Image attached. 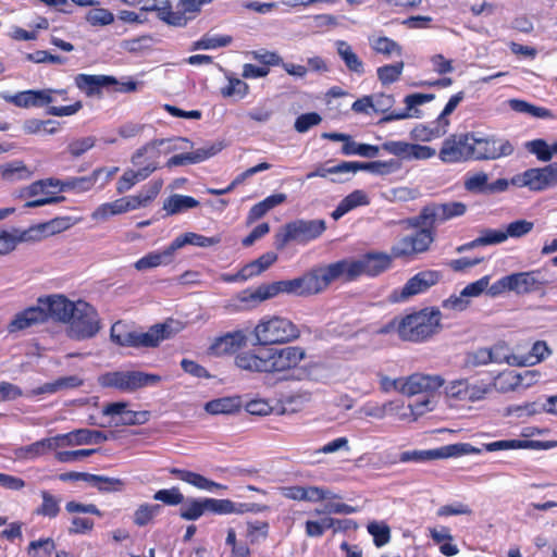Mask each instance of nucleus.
<instances>
[{"instance_id": "nucleus-1", "label": "nucleus", "mask_w": 557, "mask_h": 557, "mask_svg": "<svg viewBox=\"0 0 557 557\" xmlns=\"http://www.w3.org/2000/svg\"><path fill=\"white\" fill-rule=\"evenodd\" d=\"M306 349L300 346L263 347L235 357V364L246 371L280 375L283 380H300L299 366Z\"/></svg>"}, {"instance_id": "nucleus-2", "label": "nucleus", "mask_w": 557, "mask_h": 557, "mask_svg": "<svg viewBox=\"0 0 557 557\" xmlns=\"http://www.w3.org/2000/svg\"><path fill=\"white\" fill-rule=\"evenodd\" d=\"M50 94L51 88H45L23 90L14 95L9 92H1L0 97L4 101L17 108L28 109L48 107L47 113L59 117L74 115L83 108L81 100H77L69 106H49L53 103V98L50 97Z\"/></svg>"}, {"instance_id": "nucleus-3", "label": "nucleus", "mask_w": 557, "mask_h": 557, "mask_svg": "<svg viewBox=\"0 0 557 557\" xmlns=\"http://www.w3.org/2000/svg\"><path fill=\"white\" fill-rule=\"evenodd\" d=\"M441 327L438 309H422L406 315L397 325L399 337L404 341L420 343L430 338Z\"/></svg>"}, {"instance_id": "nucleus-4", "label": "nucleus", "mask_w": 557, "mask_h": 557, "mask_svg": "<svg viewBox=\"0 0 557 557\" xmlns=\"http://www.w3.org/2000/svg\"><path fill=\"white\" fill-rule=\"evenodd\" d=\"M257 343L261 346L286 344L297 339L300 331L287 318L278 315L263 317L253 329Z\"/></svg>"}, {"instance_id": "nucleus-5", "label": "nucleus", "mask_w": 557, "mask_h": 557, "mask_svg": "<svg viewBox=\"0 0 557 557\" xmlns=\"http://www.w3.org/2000/svg\"><path fill=\"white\" fill-rule=\"evenodd\" d=\"M325 230L326 223L322 219H297L286 223L275 235V246L283 249L289 242L307 244L319 238Z\"/></svg>"}, {"instance_id": "nucleus-6", "label": "nucleus", "mask_w": 557, "mask_h": 557, "mask_svg": "<svg viewBox=\"0 0 557 557\" xmlns=\"http://www.w3.org/2000/svg\"><path fill=\"white\" fill-rule=\"evenodd\" d=\"M161 380L162 377L158 374L143 371H111L99 375L98 383L102 387L132 393L146 386L157 385Z\"/></svg>"}, {"instance_id": "nucleus-7", "label": "nucleus", "mask_w": 557, "mask_h": 557, "mask_svg": "<svg viewBox=\"0 0 557 557\" xmlns=\"http://www.w3.org/2000/svg\"><path fill=\"white\" fill-rule=\"evenodd\" d=\"M69 336L73 339L84 341L95 337L101 329L100 317L90 304L78 300L73 318L67 321Z\"/></svg>"}, {"instance_id": "nucleus-8", "label": "nucleus", "mask_w": 557, "mask_h": 557, "mask_svg": "<svg viewBox=\"0 0 557 557\" xmlns=\"http://www.w3.org/2000/svg\"><path fill=\"white\" fill-rule=\"evenodd\" d=\"M177 143H189V140L183 137L150 140L132 154L131 162L135 170L149 166L152 174L159 169V158L162 152L170 153L181 148Z\"/></svg>"}, {"instance_id": "nucleus-9", "label": "nucleus", "mask_w": 557, "mask_h": 557, "mask_svg": "<svg viewBox=\"0 0 557 557\" xmlns=\"http://www.w3.org/2000/svg\"><path fill=\"white\" fill-rule=\"evenodd\" d=\"M473 145H475L473 133L453 134L443 141L438 158L447 164L473 160Z\"/></svg>"}, {"instance_id": "nucleus-10", "label": "nucleus", "mask_w": 557, "mask_h": 557, "mask_svg": "<svg viewBox=\"0 0 557 557\" xmlns=\"http://www.w3.org/2000/svg\"><path fill=\"white\" fill-rule=\"evenodd\" d=\"M319 293L336 281L352 282L359 277L355 259H342L325 267L312 270Z\"/></svg>"}, {"instance_id": "nucleus-11", "label": "nucleus", "mask_w": 557, "mask_h": 557, "mask_svg": "<svg viewBox=\"0 0 557 557\" xmlns=\"http://www.w3.org/2000/svg\"><path fill=\"white\" fill-rule=\"evenodd\" d=\"M515 187H527L531 191H543L557 184V162L543 168L528 169L511 177Z\"/></svg>"}, {"instance_id": "nucleus-12", "label": "nucleus", "mask_w": 557, "mask_h": 557, "mask_svg": "<svg viewBox=\"0 0 557 557\" xmlns=\"http://www.w3.org/2000/svg\"><path fill=\"white\" fill-rule=\"evenodd\" d=\"M479 450L468 443L446 445L436 449L407 450L399 455L400 462H425L430 460L458 457L478 453Z\"/></svg>"}, {"instance_id": "nucleus-13", "label": "nucleus", "mask_w": 557, "mask_h": 557, "mask_svg": "<svg viewBox=\"0 0 557 557\" xmlns=\"http://www.w3.org/2000/svg\"><path fill=\"white\" fill-rule=\"evenodd\" d=\"M70 218H61L53 219L47 223L39 224L37 226L30 227L28 231L22 233L20 236H16L5 230H0V255H7L15 249L16 245L21 242L30 238L28 236L32 232H37L40 234L45 233H54L60 232L70 227Z\"/></svg>"}, {"instance_id": "nucleus-14", "label": "nucleus", "mask_w": 557, "mask_h": 557, "mask_svg": "<svg viewBox=\"0 0 557 557\" xmlns=\"http://www.w3.org/2000/svg\"><path fill=\"white\" fill-rule=\"evenodd\" d=\"M491 391L492 386L490 384L484 382L471 383L466 379L454 380L445 387L447 398L462 403L479 401Z\"/></svg>"}, {"instance_id": "nucleus-15", "label": "nucleus", "mask_w": 557, "mask_h": 557, "mask_svg": "<svg viewBox=\"0 0 557 557\" xmlns=\"http://www.w3.org/2000/svg\"><path fill=\"white\" fill-rule=\"evenodd\" d=\"M473 150V160H497L511 156L515 151V146L505 138L495 136L475 137Z\"/></svg>"}, {"instance_id": "nucleus-16", "label": "nucleus", "mask_w": 557, "mask_h": 557, "mask_svg": "<svg viewBox=\"0 0 557 557\" xmlns=\"http://www.w3.org/2000/svg\"><path fill=\"white\" fill-rule=\"evenodd\" d=\"M434 242L431 228H421L411 235L404 236L393 247L392 255L396 258L409 257L429 250Z\"/></svg>"}, {"instance_id": "nucleus-17", "label": "nucleus", "mask_w": 557, "mask_h": 557, "mask_svg": "<svg viewBox=\"0 0 557 557\" xmlns=\"http://www.w3.org/2000/svg\"><path fill=\"white\" fill-rule=\"evenodd\" d=\"M271 299L278 294H293L297 296L313 295L319 293L317 278L313 272H309L301 277L287 281H277L267 284Z\"/></svg>"}, {"instance_id": "nucleus-18", "label": "nucleus", "mask_w": 557, "mask_h": 557, "mask_svg": "<svg viewBox=\"0 0 557 557\" xmlns=\"http://www.w3.org/2000/svg\"><path fill=\"white\" fill-rule=\"evenodd\" d=\"M382 149L401 160H428L436 154V150L430 146L407 143L404 140H388L382 144Z\"/></svg>"}, {"instance_id": "nucleus-19", "label": "nucleus", "mask_w": 557, "mask_h": 557, "mask_svg": "<svg viewBox=\"0 0 557 557\" xmlns=\"http://www.w3.org/2000/svg\"><path fill=\"white\" fill-rule=\"evenodd\" d=\"M38 304L46 312L47 321L52 319L57 322L67 323L73 318V310L76 309V302L59 294L39 297Z\"/></svg>"}, {"instance_id": "nucleus-20", "label": "nucleus", "mask_w": 557, "mask_h": 557, "mask_svg": "<svg viewBox=\"0 0 557 557\" xmlns=\"http://www.w3.org/2000/svg\"><path fill=\"white\" fill-rule=\"evenodd\" d=\"M271 299L267 284L257 288H247L231 298L226 305L230 312L249 311L256 309L261 302Z\"/></svg>"}, {"instance_id": "nucleus-21", "label": "nucleus", "mask_w": 557, "mask_h": 557, "mask_svg": "<svg viewBox=\"0 0 557 557\" xmlns=\"http://www.w3.org/2000/svg\"><path fill=\"white\" fill-rule=\"evenodd\" d=\"M444 379L441 375L414 373L403 377L401 394L413 396L426 392H434L442 387Z\"/></svg>"}, {"instance_id": "nucleus-22", "label": "nucleus", "mask_w": 557, "mask_h": 557, "mask_svg": "<svg viewBox=\"0 0 557 557\" xmlns=\"http://www.w3.org/2000/svg\"><path fill=\"white\" fill-rule=\"evenodd\" d=\"M45 322H47V314L40 304L37 302L36 306L28 307L17 312L8 324L7 329L9 333H16Z\"/></svg>"}, {"instance_id": "nucleus-23", "label": "nucleus", "mask_w": 557, "mask_h": 557, "mask_svg": "<svg viewBox=\"0 0 557 557\" xmlns=\"http://www.w3.org/2000/svg\"><path fill=\"white\" fill-rule=\"evenodd\" d=\"M75 86L86 96L92 97L99 95L103 88H109L111 85H116L117 79L110 75H91V74H77L74 77Z\"/></svg>"}, {"instance_id": "nucleus-24", "label": "nucleus", "mask_w": 557, "mask_h": 557, "mask_svg": "<svg viewBox=\"0 0 557 557\" xmlns=\"http://www.w3.org/2000/svg\"><path fill=\"white\" fill-rule=\"evenodd\" d=\"M359 276H376L387 270L392 263V258L387 253L372 252L367 253L360 259H355Z\"/></svg>"}, {"instance_id": "nucleus-25", "label": "nucleus", "mask_w": 557, "mask_h": 557, "mask_svg": "<svg viewBox=\"0 0 557 557\" xmlns=\"http://www.w3.org/2000/svg\"><path fill=\"white\" fill-rule=\"evenodd\" d=\"M440 278L441 274L437 271L426 270L417 273L404 285L401 298H408L426 292L431 286L435 285Z\"/></svg>"}, {"instance_id": "nucleus-26", "label": "nucleus", "mask_w": 557, "mask_h": 557, "mask_svg": "<svg viewBox=\"0 0 557 557\" xmlns=\"http://www.w3.org/2000/svg\"><path fill=\"white\" fill-rule=\"evenodd\" d=\"M21 198H35L33 200H28L24 208H37L46 205L58 203L64 199L62 196H51L49 191H47L44 187V184L39 181H36L28 186L24 187L20 194Z\"/></svg>"}, {"instance_id": "nucleus-27", "label": "nucleus", "mask_w": 557, "mask_h": 557, "mask_svg": "<svg viewBox=\"0 0 557 557\" xmlns=\"http://www.w3.org/2000/svg\"><path fill=\"white\" fill-rule=\"evenodd\" d=\"M511 292L518 295L533 293L541 288L544 281L540 271H528L509 274Z\"/></svg>"}, {"instance_id": "nucleus-28", "label": "nucleus", "mask_w": 557, "mask_h": 557, "mask_svg": "<svg viewBox=\"0 0 557 557\" xmlns=\"http://www.w3.org/2000/svg\"><path fill=\"white\" fill-rule=\"evenodd\" d=\"M246 336L242 331L230 332L216 337L209 347V351L215 356L233 354L245 345Z\"/></svg>"}, {"instance_id": "nucleus-29", "label": "nucleus", "mask_w": 557, "mask_h": 557, "mask_svg": "<svg viewBox=\"0 0 557 557\" xmlns=\"http://www.w3.org/2000/svg\"><path fill=\"white\" fill-rule=\"evenodd\" d=\"M175 249L172 243L162 250L150 251L144 257L139 258L135 263L134 268L137 271H146L158 268L160 265H168L172 263L174 259Z\"/></svg>"}, {"instance_id": "nucleus-30", "label": "nucleus", "mask_w": 557, "mask_h": 557, "mask_svg": "<svg viewBox=\"0 0 557 557\" xmlns=\"http://www.w3.org/2000/svg\"><path fill=\"white\" fill-rule=\"evenodd\" d=\"M169 472L183 482H186L199 490L212 492L214 490H226L227 486L207 479L206 476L180 468H171Z\"/></svg>"}, {"instance_id": "nucleus-31", "label": "nucleus", "mask_w": 557, "mask_h": 557, "mask_svg": "<svg viewBox=\"0 0 557 557\" xmlns=\"http://www.w3.org/2000/svg\"><path fill=\"white\" fill-rule=\"evenodd\" d=\"M441 119L428 124H418L410 131V138L414 141L429 143L444 136L447 132V125L443 124Z\"/></svg>"}, {"instance_id": "nucleus-32", "label": "nucleus", "mask_w": 557, "mask_h": 557, "mask_svg": "<svg viewBox=\"0 0 557 557\" xmlns=\"http://www.w3.org/2000/svg\"><path fill=\"white\" fill-rule=\"evenodd\" d=\"M554 445L550 443H544L541 441L533 440H502L495 441L491 443H486L483 445L486 451H497V450H509V449H539V448H549Z\"/></svg>"}, {"instance_id": "nucleus-33", "label": "nucleus", "mask_w": 557, "mask_h": 557, "mask_svg": "<svg viewBox=\"0 0 557 557\" xmlns=\"http://www.w3.org/2000/svg\"><path fill=\"white\" fill-rule=\"evenodd\" d=\"M34 172L24 163V161L15 159L0 164V178L8 183H16L27 181L33 176Z\"/></svg>"}, {"instance_id": "nucleus-34", "label": "nucleus", "mask_w": 557, "mask_h": 557, "mask_svg": "<svg viewBox=\"0 0 557 557\" xmlns=\"http://www.w3.org/2000/svg\"><path fill=\"white\" fill-rule=\"evenodd\" d=\"M347 165L348 174H355L358 171H368L376 175H387L399 168L398 162L395 160L371 162L347 161Z\"/></svg>"}, {"instance_id": "nucleus-35", "label": "nucleus", "mask_w": 557, "mask_h": 557, "mask_svg": "<svg viewBox=\"0 0 557 557\" xmlns=\"http://www.w3.org/2000/svg\"><path fill=\"white\" fill-rule=\"evenodd\" d=\"M550 354L552 350L547 343L544 341H537L532 345L529 355L524 357L511 356V358L507 359V363L511 366H533L543 361L545 358L550 356Z\"/></svg>"}, {"instance_id": "nucleus-36", "label": "nucleus", "mask_w": 557, "mask_h": 557, "mask_svg": "<svg viewBox=\"0 0 557 557\" xmlns=\"http://www.w3.org/2000/svg\"><path fill=\"white\" fill-rule=\"evenodd\" d=\"M434 98H435V96L433 94L407 95L404 99L406 108L399 112H396V111L391 112L387 116L384 117V121H397V120H405V119L414 116V114L411 112L412 109H414L417 106L428 103V102L432 101Z\"/></svg>"}, {"instance_id": "nucleus-37", "label": "nucleus", "mask_w": 557, "mask_h": 557, "mask_svg": "<svg viewBox=\"0 0 557 557\" xmlns=\"http://www.w3.org/2000/svg\"><path fill=\"white\" fill-rule=\"evenodd\" d=\"M335 46L337 54L346 65L347 70L357 75H362L364 73V63L352 50V47L344 40H337Z\"/></svg>"}, {"instance_id": "nucleus-38", "label": "nucleus", "mask_w": 557, "mask_h": 557, "mask_svg": "<svg viewBox=\"0 0 557 557\" xmlns=\"http://www.w3.org/2000/svg\"><path fill=\"white\" fill-rule=\"evenodd\" d=\"M350 520H335L333 518H323L321 520H308L305 523L306 534L309 537H320L324 534V532L329 529L335 528L334 531L345 530L350 523Z\"/></svg>"}, {"instance_id": "nucleus-39", "label": "nucleus", "mask_w": 557, "mask_h": 557, "mask_svg": "<svg viewBox=\"0 0 557 557\" xmlns=\"http://www.w3.org/2000/svg\"><path fill=\"white\" fill-rule=\"evenodd\" d=\"M369 44L373 52L382 54L386 59L392 57H401L403 47L394 39L386 36H372L369 38Z\"/></svg>"}, {"instance_id": "nucleus-40", "label": "nucleus", "mask_w": 557, "mask_h": 557, "mask_svg": "<svg viewBox=\"0 0 557 557\" xmlns=\"http://www.w3.org/2000/svg\"><path fill=\"white\" fill-rule=\"evenodd\" d=\"M435 224L453 218L461 216L466 212V205L459 201L430 206Z\"/></svg>"}, {"instance_id": "nucleus-41", "label": "nucleus", "mask_w": 557, "mask_h": 557, "mask_svg": "<svg viewBox=\"0 0 557 557\" xmlns=\"http://www.w3.org/2000/svg\"><path fill=\"white\" fill-rule=\"evenodd\" d=\"M83 379L78 375H69L57 379L53 382L45 383L44 385L32 391L33 395L53 394L61 389L76 388L82 386Z\"/></svg>"}, {"instance_id": "nucleus-42", "label": "nucleus", "mask_w": 557, "mask_h": 557, "mask_svg": "<svg viewBox=\"0 0 557 557\" xmlns=\"http://www.w3.org/2000/svg\"><path fill=\"white\" fill-rule=\"evenodd\" d=\"M220 243H221L220 236L207 237L201 234L194 233V232H187L181 236H177L172 242V245L176 251L186 245H194L197 247L206 248V247H211V246L218 245Z\"/></svg>"}, {"instance_id": "nucleus-43", "label": "nucleus", "mask_w": 557, "mask_h": 557, "mask_svg": "<svg viewBox=\"0 0 557 557\" xmlns=\"http://www.w3.org/2000/svg\"><path fill=\"white\" fill-rule=\"evenodd\" d=\"M165 338V325L157 324L145 333L135 332V342L129 343L133 344L135 348L157 347Z\"/></svg>"}, {"instance_id": "nucleus-44", "label": "nucleus", "mask_w": 557, "mask_h": 557, "mask_svg": "<svg viewBox=\"0 0 557 557\" xmlns=\"http://www.w3.org/2000/svg\"><path fill=\"white\" fill-rule=\"evenodd\" d=\"M198 206L199 201L194 197L174 194L164 200L163 210L166 211L168 215H174Z\"/></svg>"}, {"instance_id": "nucleus-45", "label": "nucleus", "mask_w": 557, "mask_h": 557, "mask_svg": "<svg viewBox=\"0 0 557 557\" xmlns=\"http://www.w3.org/2000/svg\"><path fill=\"white\" fill-rule=\"evenodd\" d=\"M151 175V169L143 168L140 170L127 169L124 171L123 175L119 178L116 183V191L119 194H124L132 189L134 185L139 182L145 181Z\"/></svg>"}, {"instance_id": "nucleus-46", "label": "nucleus", "mask_w": 557, "mask_h": 557, "mask_svg": "<svg viewBox=\"0 0 557 557\" xmlns=\"http://www.w3.org/2000/svg\"><path fill=\"white\" fill-rule=\"evenodd\" d=\"M240 407L238 397H222L208 401L205 410L210 414H231L239 411Z\"/></svg>"}, {"instance_id": "nucleus-47", "label": "nucleus", "mask_w": 557, "mask_h": 557, "mask_svg": "<svg viewBox=\"0 0 557 557\" xmlns=\"http://www.w3.org/2000/svg\"><path fill=\"white\" fill-rule=\"evenodd\" d=\"M156 14L160 21L170 26L184 27L187 25V20L182 15L181 10L177 8L174 11L169 0H160V7L157 8Z\"/></svg>"}, {"instance_id": "nucleus-48", "label": "nucleus", "mask_w": 557, "mask_h": 557, "mask_svg": "<svg viewBox=\"0 0 557 557\" xmlns=\"http://www.w3.org/2000/svg\"><path fill=\"white\" fill-rule=\"evenodd\" d=\"M208 512L207 498H189L180 509V517L187 521H195Z\"/></svg>"}, {"instance_id": "nucleus-49", "label": "nucleus", "mask_w": 557, "mask_h": 557, "mask_svg": "<svg viewBox=\"0 0 557 557\" xmlns=\"http://www.w3.org/2000/svg\"><path fill=\"white\" fill-rule=\"evenodd\" d=\"M57 448H58L57 442L53 436V437L42 438V440L37 441L30 445L22 447L21 454L25 458L35 459V458L41 457Z\"/></svg>"}, {"instance_id": "nucleus-50", "label": "nucleus", "mask_w": 557, "mask_h": 557, "mask_svg": "<svg viewBox=\"0 0 557 557\" xmlns=\"http://www.w3.org/2000/svg\"><path fill=\"white\" fill-rule=\"evenodd\" d=\"M104 169L99 168L92 171L88 176L71 177L65 180L64 186L67 190H74L76 193H85L90 190L97 183L99 175Z\"/></svg>"}, {"instance_id": "nucleus-51", "label": "nucleus", "mask_w": 557, "mask_h": 557, "mask_svg": "<svg viewBox=\"0 0 557 557\" xmlns=\"http://www.w3.org/2000/svg\"><path fill=\"white\" fill-rule=\"evenodd\" d=\"M509 108L518 113H523L533 117L548 119L552 117V112L543 107H536L520 99H510L508 101Z\"/></svg>"}, {"instance_id": "nucleus-52", "label": "nucleus", "mask_w": 557, "mask_h": 557, "mask_svg": "<svg viewBox=\"0 0 557 557\" xmlns=\"http://www.w3.org/2000/svg\"><path fill=\"white\" fill-rule=\"evenodd\" d=\"M405 64L403 61H398L392 64H385L376 69L377 79L383 86L391 85L399 81Z\"/></svg>"}, {"instance_id": "nucleus-53", "label": "nucleus", "mask_w": 557, "mask_h": 557, "mask_svg": "<svg viewBox=\"0 0 557 557\" xmlns=\"http://www.w3.org/2000/svg\"><path fill=\"white\" fill-rule=\"evenodd\" d=\"M488 175L485 172L468 173L465 176L463 187L472 194H487Z\"/></svg>"}, {"instance_id": "nucleus-54", "label": "nucleus", "mask_w": 557, "mask_h": 557, "mask_svg": "<svg viewBox=\"0 0 557 557\" xmlns=\"http://www.w3.org/2000/svg\"><path fill=\"white\" fill-rule=\"evenodd\" d=\"M88 429H77L65 434L54 436L57 446H79L89 445L90 438L87 436Z\"/></svg>"}, {"instance_id": "nucleus-55", "label": "nucleus", "mask_w": 557, "mask_h": 557, "mask_svg": "<svg viewBox=\"0 0 557 557\" xmlns=\"http://www.w3.org/2000/svg\"><path fill=\"white\" fill-rule=\"evenodd\" d=\"M277 260L275 252L269 251L261 255L258 259L245 264L249 277L257 276L269 269Z\"/></svg>"}, {"instance_id": "nucleus-56", "label": "nucleus", "mask_w": 557, "mask_h": 557, "mask_svg": "<svg viewBox=\"0 0 557 557\" xmlns=\"http://www.w3.org/2000/svg\"><path fill=\"white\" fill-rule=\"evenodd\" d=\"M380 148L369 144H358L354 140L345 143L342 147V153L345 156H361L366 158H374L377 156Z\"/></svg>"}, {"instance_id": "nucleus-57", "label": "nucleus", "mask_w": 557, "mask_h": 557, "mask_svg": "<svg viewBox=\"0 0 557 557\" xmlns=\"http://www.w3.org/2000/svg\"><path fill=\"white\" fill-rule=\"evenodd\" d=\"M42 503L37 508L36 512L37 515L48 517V518H55L60 513V499L49 493L48 491H41L40 492Z\"/></svg>"}, {"instance_id": "nucleus-58", "label": "nucleus", "mask_w": 557, "mask_h": 557, "mask_svg": "<svg viewBox=\"0 0 557 557\" xmlns=\"http://www.w3.org/2000/svg\"><path fill=\"white\" fill-rule=\"evenodd\" d=\"M158 504H141L134 512V523L138 527L149 524L161 511Z\"/></svg>"}, {"instance_id": "nucleus-59", "label": "nucleus", "mask_w": 557, "mask_h": 557, "mask_svg": "<svg viewBox=\"0 0 557 557\" xmlns=\"http://www.w3.org/2000/svg\"><path fill=\"white\" fill-rule=\"evenodd\" d=\"M232 42L228 35L203 36L193 44L191 50H211L226 47Z\"/></svg>"}, {"instance_id": "nucleus-60", "label": "nucleus", "mask_w": 557, "mask_h": 557, "mask_svg": "<svg viewBox=\"0 0 557 557\" xmlns=\"http://www.w3.org/2000/svg\"><path fill=\"white\" fill-rule=\"evenodd\" d=\"M505 345L498 344L493 346L492 348H480L474 354V359L476 363L486 364L490 362L502 363L507 362L508 358L511 356H494L495 352L504 350Z\"/></svg>"}, {"instance_id": "nucleus-61", "label": "nucleus", "mask_w": 557, "mask_h": 557, "mask_svg": "<svg viewBox=\"0 0 557 557\" xmlns=\"http://www.w3.org/2000/svg\"><path fill=\"white\" fill-rule=\"evenodd\" d=\"M525 149L534 154L539 161L548 162L552 160V146H549L544 139H533L527 141L524 145Z\"/></svg>"}, {"instance_id": "nucleus-62", "label": "nucleus", "mask_w": 557, "mask_h": 557, "mask_svg": "<svg viewBox=\"0 0 557 557\" xmlns=\"http://www.w3.org/2000/svg\"><path fill=\"white\" fill-rule=\"evenodd\" d=\"M55 549V543L51 537L32 541L28 545L27 553L32 557H49Z\"/></svg>"}, {"instance_id": "nucleus-63", "label": "nucleus", "mask_w": 557, "mask_h": 557, "mask_svg": "<svg viewBox=\"0 0 557 557\" xmlns=\"http://www.w3.org/2000/svg\"><path fill=\"white\" fill-rule=\"evenodd\" d=\"M369 534L372 535L376 547L387 544L391 540L389 527L384 522H370L367 527Z\"/></svg>"}, {"instance_id": "nucleus-64", "label": "nucleus", "mask_w": 557, "mask_h": 557, "mask_svg": "<svg viewBox=\"0 0 557 557\" xmlns=\"http://www.w3.org/2000/svg\"><path fill=\"white\" fill-rule=\"evenodd\" d=\"M85 20L91 26H107L114 22V15L107 9L95 8L86 13Z\"/></svg>"}]
</instances>
